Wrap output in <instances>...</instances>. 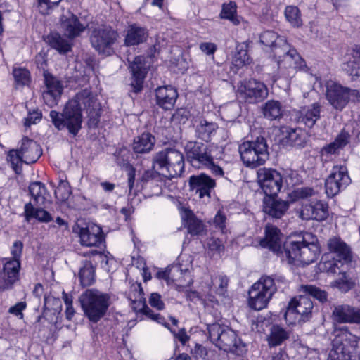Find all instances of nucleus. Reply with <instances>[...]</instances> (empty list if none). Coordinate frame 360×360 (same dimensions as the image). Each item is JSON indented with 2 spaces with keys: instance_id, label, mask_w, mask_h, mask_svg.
<instances>
[{
  "instance_id": "30",
  "label": "nucleus",
  "mask_w": 360,
  "mask_h": 360,
  "mask_svg": "<svg viewBox=\"0 0 360 360\" xmlns=\"http://www.w3.org/2000/svg\"><path fill=\"white\" fill-rule=\"evenodd\" d=\"M148 37L146 28L134 23L126 30L124 44L127 46H136L145 42Z\"/></svg>"
},
{
  "instance_id": "19",
  "label": "nucleus",
  "mask_w": 360,
  "mask_h": 360,
  "mask_svg": "<svg viewBox=\"0 0 360 360\" xmlns=\"http://www.w3.org/2000/svg\"><path fill=\"white\" fill-rule=\"evenodd\" d=\"M44 84L43 100L48 106L53 107L60 98L63 89L62 82L52 75L44 73Z\"/></svg>"
},
{
  "instance_id": "44",
  "label": "nucleus",
  "mask_w": 360,
  "mask_h": 360,
  "mask_svg": "<svg viewBox=\"0 0 360 360\" xmlns=\"http://www.w3.org/2000/svg\"><path fill=\"white\" fill-rule=\"evenodd\" d=\"M51 46L56 49L60 53H65L71 49L69 41L58 34H53L49 38Z\"/></svg>"
},
{
  "instance_id": "55",
  "label": "nucleus",
  "mask_w": 360,
  "mask_h": 360,
  "mask_svg": "<svg viewBox=\"0 0 360 360\" xmlns=\"http://www.w3.org/2000/svg\"><path fill=\"white\" fill-rule=\"evenodd\" d=\"M314 193V191L310 188H300L294 190L290 194V198L293 201L304 199L311 197Z\"/></svg>"
},
{
  "instance_id": "17",
  "label": "nucleus",
  "mask_w": 360,
  "mask_h": 360,
  "mask_svg": "<svg viewBox=\"0 0 360 360\" xmlns=\"http://www.w3.org/2000/svg\"><path fill=\"white\" fill-rule=\"evenodd\" d=\"M298 212L302 220L324 221L329 214L328 205L321 200H311L303 204Z\"/></svg>"
},
{
  "instance_id": "10",
  "label": "nucleus",
  "mask_w": 360,
  "mask_h": 360,
  "mask_svg": "<svg viewBox=\"0 0 360 360\" xmlns=\"http://www.w3.org/2000/svg\"><path fill=\"white\" fill-rule=\"evenodd\" d=\"M333 346L334 352L338 355L334 360L349 359L357 348L358 338L350 333L347 327H344L335 330Z\"/></svg>"
},
{
  "instance_id": "32",
  "label": "nucleus",
  "mask_w": 360,
  "mask_h": 360,
  "mask_svg": "<svg viewBox=\"0 0 360 360\" xmlns=\"http://www.w3.org/2000/svg\"><path fill=\"white\" fill-rule=\"evenodd\" d=\"M181 217L191 235H202L205 231V226L202 221L196 218L193 212L187 208L181 210Z\"/></svg>"
},
{
  "instance_id": "13",
  "label": "nucleus",
  "mask_w": 360,
  "mask_h": 360,
  "mask_svg": "<svg viewBox=\"0 0 360 360\" xmlns=\"http://www.w3.org/2000/svg\"><path fill=\"white\" fill-rule=\"evenodd\" d=\"M257 181L265 197L276 196L283 186V177L276 169L260 168L257 172Z\"/></svg>"
},
{
  "instance_id": "37",
  "label": "nucleus",
  "mask_w": 360,
  "mask_h": 360,
  "mask_svg": "<svg viewBox=\"0 0 360 360\" xmlns=\"http://www.w3.org/2000/svg\"><path fill=\"white\" fill-rule=\"evenodd\" d=\"M283 112L281 103L276 100H269L262 107L264 117L269 120H279L282 117Z\"/></svg>"
},
{
  "instance_id": "57",
  "label": "nucleus",
  "mask_w": 360,
  "mask_h": 360,
  "mask_svg": "<svg viewBox=\"0 0 360 360\" xmlns=\"http://www.w3.org/2000/svg\"><path fill=\"white\" fill-rule=\"evenodd\" d=\"M41 119V112L39 110L29 112L27 117L25 118L24 125L26 127H30L39 122Z\"/></svg>"
},
{
  "instance_id": "29",
  "label": "nucleus",
  "mask_w": 360,
  "mask_h": 360,
  "mask_svg": "<svg viewBox=\"0 0 360 360\" xmlns=\"http://www.w3.org/2000/svg\"><path fill=\"white\" fill-rule=\"evenodd\" d=\"M131 305L133 310L137 313L147 315L151 312V309L146 305L143 290L140 283L131 285L129 293Z\"/></svg>"
},
{
  "instance_id": "24",
  "label": "nucleus",
  "mask_w": 360,
  "mask_h": 360,
  "mask_svg": "<svg viewBox=\"0 0 360 360\" xmlns=\"http://www.w3.org/2000/svg\"><path fill=\"white\" fill-rule=\"evenodd\" d=\"M21 158L25 164H32L42 155V149L39 143L33 139L25 136L20 142L19 146Z\"/></svg>"
},
{
  "instance_id": "59",
  "label": "nucleus",
  "mask_w": 360,
  "mask_h": 360,
  "mask_svg": "<svg viewBox=\"0 0 360 360\" xmlns=\"http://www.w3.org/2000/svg\"><path fill=\"white\" fill-rule=\"evenodd\" d=\"M350 139V135L348 132L342 130L335 138L333 141L335 144L340 149L345 147L349 142Z\"/></svg>"
},
{
  "instance_id": "64",
  "label": "nucleus",
  "mask_w": 360,
  "mask_h": 360,
  "mask_svg": "<svg viewBox=\"0 0 360 360\" xmlns=\"http://www.w3.org/2000/svg\"><path fill=\"white\" fill-rule=\"evenodd\" d=\"M200 49L207 55H212L217 50V46L210 42H204L200 44Z\"/></svg>"
},
{
  "instance_id": "47",
  "label": "nucleus",
  "mask_w": 360,
  "mask_h": 360,
  "mask_svg": "<svg viewBox=\"0 0 360 360\" xmlns=\"http://www.w3.org/2000/svg\"><path fill=\"white\" fill-rule=\"evenodd\" d=\"M72 193L71 187L66 179H60L58 186L55 190V195L56 198L61 201L68 199Z\"/></svg>"
},
{
  "instance_id": "27",
  "label": "nucleus",
  "mask_w": 360,
  "mask_h": 360,
  "mask_svg": "<svg viewBox=\"0 0 360 360\" xmlns=\"http://www.w3.org/2000/svg\"><path fill=\"white\" fill-rule=\"evenodd\" d=\"M177 97L176 90L171 86H160L155 90L156 103L165 110L174 107Z\"/></svg>"
},
{
  "instance_id": "40",
  "label": "nucleus",
  "mask_w": 360,
  "mask_h": 360,
  "mask_svg": "<svg viewBox=\"0 0 360 360\" xmlns=\"http://www.w3.org/2000/svg\"><path fill=\"white\" fill-rule=\"evenodd\" d=\"M30 193L37 205H45L49 193L46 191L45 186L41 182H33L29 186Z\"/></svg>"
},
{
  "instance_id": "60",
  "label": "nucleus",
  "mask_w": 360,
  "mask_h": 360,
  "mask_svg": "<svg viewBox=\"0 0 360 360\" xmlns=\"http://www.w3.org/2000/svg\"><path fill=\"white\" fill-rule=\"evenodd\" d=\"M22 248L23 244L20 240H17L13 244L11 248V255H13L12 259L20 260L22 252Z\"/></svg>"
},
{
  "instance_id": "45",
  "label": "nucleus",
  "mask_w": 360,
  "mask_h": 360,
  "mask_svg": "<svg viewBox=\"0 0 360 360\" xmlns=\"http://www.w3.org/2000/svg\"><path fill=\"white\" fill-rule=\"evenodd\" d=\"M301 291H302L306 295L312 296L322 303L326 302L328 300L327 292L315 285H302Z\"/></svg>"
},
{
  "instance_id": "46",
  "label": "nucleus",
  "mask_w": 360,
  "mask_h": 360,
  "mask_svg": "<svg viewBox=\"0 0 360 360\" xmlns=\"http://www.w3.org/2000/svg\"><path fill=\"white\" fill-rule=\"evenodd\" d=\"M286 20L293 26L299 27L302 25L300 11L297 6H288L285 10Z\"/></svg>"
},
{
  "instance_id": "34",
  "label": "nucleus",
  "mask_w": 360,
  "mask_h": 360,
  "mask_svg": "<svg viewBox=\"0 0 360 360\" xmlns=\"http://www.w3.org/2000/svg\"><path fill=\"white\" fill-rule=\"evenodd\" d=\"M24 215L25 220L30 222L32 219L39 222L48 223L52 221L51 214L43 208L35 207L31 202L26 203L24 207Z\"/></svg>"
},
{
  "instance_id": "41",
  "label": "nucleus",
  "mask_w": 360,
  "mask_h": 360,
  "mask_svg": "<svg viewBox=\"0 0 360 360\" xmlns=\"http://www.w3.org/2000/svg\"><path fill=\"white\" fill-rule=\"evenodd\" d=\"M290 337L289 332L278 325H274L268 336V344L270 347L281 345Z\"/></svg>"
},
{
  "instance_id": "15",
  "label": "nucleus",
  "mask_w": 360,
  "mask_h": 360,
  "mask_svg": "<svg viewBox=\"0 0 360 360\" xmlns=\"http://www.w3.org/2000/svg\"><path fill=\"white\" fill-rule=\"evenodd\" d=\"M187 160L194 167H201L210 165L211 150L207 144L197 141H189L185 146Z\"/></svg>"
},
{
  "instance_id": "42",
  "label": "nucleus",
  "mask_w": 360,
  "mask_h": 360,
  "mask_svg": "<svg viewBox=\"0 0 360 360\" xmlns=\"http://www.w3.org/2000/svg\"><path fill=\"white\" fill-rule=\"evenodd\" d=\"M217 124L212 122H207L205 120H200L195 126L196 136L205 141H209L211 134L215 131Z\"/></svg>"
},
{
  "instance_id": "56",
  "label": "nucleus",
  "mask_w": 360,
  "mask_h": 360,
  "mask_svg": "<svg viewBox=\"0 0 360 360\" xmlns=\"http://www.w3.org/2000/svg\"><path fill=\"white\" fill-rule=\"evenodd\" d=\"M207 247L212 255L220 254L224 249L222 242L216 238H211L207 242Z\"/></svg>"
},
{
  "instance_id": "31",
  "label": "nucleus",
  "mask_w": 360,
  "mask_h": 360,
  "mask_svg": "<svg viewBox=\"0 0 360 360\" xmlns=\"http://www.w3.org/2000/svg\"><path fill=\"white\" fill-rule=\"evenodd\" d=\"M321 108L318 103L301 108L297 115L298 122L311 128L321 117Z\"/></svg>"
},
{
  "instance_id": "25",
  "label": "nucleus",
  "mask_w": 360,
  "mask_h": 360,
  "mask_svg": "<svg viewBox=\"0 0 360 360\" xmlns=\"http://www.w3.org/2000/svg\"><path fill=\"white\" fill-rule=\"evenodd\" d=\"M262 248H268L276 253H279L282 248V233L276 226L266 224L265 236L259 242Z\"/></svg>"
},
{
  "instance_id": "52",
  "label": "nucleus",
  "mask_w": 360,
  "mask_h": 360,
  "mask_svg": "<svg viewBox=\"0 0 360 360\" xmlns=\"http://www.w3.org/2000/svg\"><path fill=\"white\" fill-rule=\"evenodd\" d=\"M236 13V5L233 2H230L227 4H224L221 12V18L228 19L235 24L238 22V20L235 18V14Z\"/></svg>"
},
{
  "instance_id": "26",
  "label": "nucleus",
  "mask_w": 360,
  "mask_h": 360,
  "mask_svg": "<svg viewBox=\"0 0 360 360\" xmlns=\"http://www.w3.org/2000/svg\"><path fill=\"white\" fill-rule=\"evenodd\" d=\"M189 184L192 190H195L200 198L210 196L211 190L215 186V181L209 176L201 174L198 176H191Z\"/></svg>"
},
{
  "instance_id": "62",
  "label": "nucleus",
  "mask_w": 360,
  "mask_h": 360,
  "mask_svg": "<svg viewBox=\"0 0 360 360\" xmlns=\"http://www.w3.org/2000/svg\"><path fill=\"white\" fill-rule=\"evenodd\" d=\"M193 356L196 359H204L207 355V349L200 345H196L194 349L192 352Z\"/></svg>"
},
{
  "instance_id": "53",
  "label": "nucleus",
  "mask_w": 360,
  "mask_h": 360,
  "mask_svg": "<svg viewBox=\"0 0 360 360\" xmlns=\"http://www.w3.org/2000/svg\"><path fill=\"white\" fill-rule=\"evenodd\" d=\"M62 0H37L38 8L43 15L49 14Z\"/></svg>"
},
{
  "instance_id": "35",
  "label": "nucleus",
  "mask_w": 360,
  "mask_h": 360,
  "mask_svg": "<svg viewBox=\"0 0 360 360\" xmlns=\"http://www.w3.org/2000/svg\"><path fill=\"white\" fill-rule=\"evenodd\" d=\"M155 143V137L150 133H143L134 139L132 148L136 153L150 152Z\"/></svg>"
},
{
  "instance_id": "61",
  "label": "nucleus",
  "mask_w": 360,
  "mask_h": 360,
  "mask_svg": "<svg viewBox=\"0 0 360 360\" xmlns=\"http://www.w3.org/2000/svg\"><path fill=\"white\" fill-rule=\"evenodd\" d=\"M26 308L25 302H18L14 306L10 307L8 311L9 313L15 315L16 316H20V318H22L23 314L22 311Z\"/></svg>"
},
{
  "instance_id": "16",
  "label": "nucleus",
  "mask_w": 360,
  "mask_h": 360,
  "mask_svg": "<svg viewBox=\"0 0 360 360\" xmlns=\"http://www.w3.org/2000/svg\"><path fill=\"white\" fill-rule=\"evenodd\" d=\"M321 268L323 270L333 274H338V277L331 283V286L338 289L342 292H347L354 287L352 279L345 272L340 271L339 264L342 265L340 261L335 259L324 260L321 259Z\"/></svg>"
},
{
  "instance_id": "36",
  "label": "nucleus",
  "mask_w": 360,
  "mask_h": 360,
  "mask_svg": "<svg viewBox=\"0 0 360 360\" xmlns=\"http://www.w3.org/2000/svg\"><path fill=\"white\" fill-rule=\"evenodd\" d=\"M319 255V248L314 242L307 243L304 239L299 264L308 265L316 260Z\"/></svg>"
},
{
  "instance_id": "21",
  "label": "nucleus",
  "mask_w": 360,
  "mask_h": 360,
  "mask_svg": "<svg viewBox=\"0 0 360 360\" xmlns=\"http://www.w3.org/2000/svg\"><path fill=\"white\" fill-rule=\"evenodd\" d=\"M20 262L18 259H8L4 264L0 274V290L12 288L19 278Z\"/></svg>"
},
{
  "instance_id": "5",
  "label": "nucleus",
  "mask_w": 360,
  "mask_h": 360,
  "mask_svg": "<svg viewBox=\"0 0 360 360\" xmlns=\"http://www.w3.org/2000/svg\"><path fill=\"white\" fill-rule=\"evenodd\" d=\"M238 150L243 164L250 168L264 165L269 156L268 145L264 137L243 142L239 146Z\"/></svg>"
},
{
  "instance_id": "20",
  "label": "nucleus",
  "mask_w": 360,
  "mask_h": 360,
  "mask_svg": "<svg viewBox=\"0 0 360 360\" xmlns=\"http://www.w3.org/2000/svg\"><path fill=\"white\" fill-rule=\"evenodd\" d=\"M332 318L339 323L360 324V307L347 304L336 305L333 310Z\"/></svg>"
},
{
  "instance_id": "63",
  "label": "nucleus",
  "mask_w": 360,
  "mask_h": 360,
  "mask_svg": "<svg viewBox=\"0 0 360 360\" xmlns=\"http://www.w3.org/2000/svg\"><path fill=\"white\" fill-rule=\"evenodd\" d=\"M340 148L335 144L334 142H332L327 146H324L321 150V157L335 154Z\"/></svg>"
},
{
  "instance_id": "3",
  "label": "nucleus",
  "mask_w": 360,
  "mask_h": 360,
  "mask_svg": "<svg viewBox=\"0 0 360 360\" xmlns=\"http://www.w3.org/2000/svg\"><path fill=\"white\" fill-rule=\"evenodd\" d=\"M184 165L182 153L172 148H166L153 158V169L168 179L180 176L184 172Z\"/></svg>"
},
{
  "instance_id": "1",
  "label": "nucleus",
  "mask_w": 360,
  "mask_h": 360,
  "mask_svg": "<svg viewBox=\"0 0 360 360\" xmlns=\"http://www.w3.org/2000/svg\"><path fill=\"white\" fill-rule=\"evenodd\" d=\"M82 110H86L88 114L89 127H96L100 122L101 105L95 95L88 89L78 92L70 100L62 113L51 110L50 117L58 130L67 128L70 134L75 136L82 128Z\"/></svg>"
},
{
  "instance_id": "58",
  "label": "nucleus",
  "mask_w": 360,
  "mask_h": 360,
  "mask_svg": "<svg viewBox=\"0 0 360 360\" xmlns=\"http://www.w3.org/2000/svg\"><path fill=\"white\" fill-rule=\"evenodd\" d=\"M149 304L152 307L158 310H162L165 308V304L162 300L160 295L157 292H153L149 297Z\"/></svg>"
},
{
  "instance_id": "48",
  "label": "nucleus",
  "mask_w": 360,
  "mask_h": 360,
  "mask_svg": "<svg viewBox=\"0 0 360 360\" xmlns=\"http://www.w3.org/2000/svg\"><path fill=\"white\" fill-rule=\"evenodd\" d=\"M7 160L13 170L18 174L20 173L21 171L20 165L24 162L22 158H21L20 148L10 150L8 153Z\"/></svg>"
},
{
  "instance_id": "12",
  "label": "nucleus",
  "mask_w": 360,
  "mask_h": 360,
  "mask_svg": "<svg viewBox=\"0 0 360 360\" xmlns=\"http://www.w3.org/2000/svg\"><path fill=\"white\" fill-rule=\"evenodd\" d=\"M237 93L246 102L256 103L267 97L269 90L264 83L251 79L238 83Z\"/></svg>"
},
{
  "instance_id": "33",
  "label": "nucleus",
  "mask_w": 360,
  "mask_h": 360,
  "mask_svg": "<svg viewBox=\"0 0 360 360\" xmlns=\"http://www.w3.org/2000/svg\"><path fill=\"white\" fill-rule=\"evenodd\" d=\"M303 241L304 238L297 240L290 239L285 242L283 245L284 251L280 252L286 257L288 263L299 264Z\"/></svg>"
},
{
  "instance_id": "39",
  "label": "nucleus",
  "mask_w": 360,
  "mask_h": 360,
  "mask_svg": "<svg viewBox=\"0 0 360 360\" xmlns=\"http://www.w3.org/2000/svg\"><path fill=\"white\" fill-rule=\"evenodd\" d=\"M328 248L330 251L338 254V255L345 261H348L351 257V251L349 247L338 237H333L328 240Z\"/></svg>"
},
{
  "instance_id": "9",
  "label": "nucleus",
  "mask_w": 360,
  "mask_h": 360,
  "mask_svg": "<svg viewBox=\"0 0 360 360\" xmlns=\"http://www.w3.org/2000/svg\"><path fill=\"white\" fill-rule=\"evenodd\" d=\"M192 270V259L187 255H181L177 258L176 263L169 266L171 282L176 283L179 290L189 287L193 283Z\"/></svg>"
},
{
  "instance_id": "14",
  "label": "nucleus",
  "mask_w": 360,
  "mask_h": 360,
  "mask_svg": "<svg viewBox=\"0 0 360 360\" xmlns=\"http://www.w3.org/2000/svg\"><path fill=\"white\" fill-rule=\"evenodd\" d=\"M351 182L347 169L343 165L333 166L325 181V191L328 197L333 198L345 189Z\"/></svg>"
},
{
  "instance_id": "49",
  "label": "nucleus",
  "mask_w": 360,
  "mask_h": 360,
  "mask_svg": "<svg viewBox=\"0 0 360 360\" xmlns=\"http://www.w3.org/2000/svg\"><path fill=\"white\" fill-rule=\"evenodd\" d=\"M289 142L294 146L303 147L305 143V138L301 129H290L288 131Z\"/></svg>"
},
{
  "instance_id": "28",
  "label": "nucleus",
  "mask_w": 360,
  "mask_h": 360,
  "mask_svg": "<svg viewBox=\"0 0 360 360\" xmlns=\"http://www.w3.org/2000/svg\"><path fill=\"white\" fill-rule=\"evenodd\" d=\"M274 197H264L263 200V210L273 218L281 219L288 210L289 203L285 200L276 199Z\"/></svg>"
},
{
  "instance_id": "7",
  "label": "nucleus",
  "mask_w": 360,
  "mask_h": 360,
  "mask_svg": "<svg viewBox=\"0 0 360 360\" xmlns=\"http://www.w3.org/2000/svg\"><path fill=\"white\" fill-rule=\"evenodd\" d=\"M276 290L274 278L269 276H262L249 290L250 307L257 311L264 309Z\"/></svg>"
},
{
  "instance_id": "2",
  "label": "nucleus",
  "mask_w": 360,
  "mask_h": 360,
  "mask_svg": "<svg viewBox=\"0 0 360 360\" xmlns=\"http://www.w3.org/2000/svg\"><path fill=\"white\" fill-rule=\"evenodd\" d=\"M260 42L270 47L274 57L278 59V65L283 61L289 63L295 69H302L306 66L305 61L300 57L295 49H292L284 37H279L271 30L263 32L259 36Z\"/></svg>"
},
{
  "instance_id": "11",
  "label": "nucleus",
  "mask_w": 360,
  "mask_h": 360,
  "mask_svg": "<svg viewBox=\"0 0 360 360\" xmlns=\"http://www.w3.org/2000/svg\"><path fill=\"white\" fill-rule=\"evenodd\" d=\"M313 308V302L306 294L295 297L288 303L285 319L289 324L305 321L311 316Z\"/></svg>"
},
{
  "instance_id": "22",
  "label": "nucleus",
  "mask_w": 360,
  "mask_h": 360,
  "mask_svg": "<svg viewBox=\"0 0 360 360\" xmlns=\"http://www.w3.org/2000/svg\"><path fill=\"white\" fill-rule=\"evenodd\" d=\"M80 243L86 247H98L104 241L102 229L94 224H89L79 231Z\"/></svg>"
},
{
  "instance_id": "51",
  "label": "nucleus",
  "mask_w": 360,
  "mask_h": 360,
  "mask_svg": "<svg viewBox=\"0 0 360 360\" xmlns=\"http://www.w3.org/2000/svg\"><path fill=\"white\" fill-rule=\"evenodd\" d=\"M344 70L352 77H360V59L354 57V52L352 53V60L345 63Z\"/></svg>"
},
{
  "instance_id": "43",
  "label": "nucleus",
  "mask_w": 360,
  "mask_h": 360,
  "mask_svg": "<svg viewBox=\"0 0 360 360\" xmlns=\"http://www.w3.org/2000/svg\"><path fill=\"white\" fill-rule=\"evenodd\" d=\"M80 283L83 286H89L95 281V269L92 263L85 261L79 272Z\"/></svg>"
},
{
  "instance_id": "18",
  "label": "nucleus",
  "mask_w": 360,
  "mask_h": 360,
  "mask_svg": "<svg viewBox=\"0 0 360 360\" xmlns=\"http://www.w3.org/2000/svg\"><path fill=\"white\" fill-rule=\"evenodd\" d=\"M326 87L327 101L335 109L342 110L349 103V88L334 81H328Z\"/></svg>"
},
{
  "instance_id": "54",
  "label": "nucleus",
  "mask_w": 360,
  "mask_h": 360,
  "mask_svg": "<svg viewBox=\"0 0 360 360\" xmlns=\"http://www.w3.org/2000/svg\"><path fill=\"white\" fill-rule=\"evenodd\" d=\"M248 51L244 49H237V52L233 56V64L237 68H241L249 63Z\"/></svg>"
},
{
  "instance_id": "6",
  "label": "nucleus",
  "mask_w": 360,
  "mask_h": 360,
  "mask_svg": "<svg viewBox=\"0 0 360 360\" xmlns=\"http://www.w3.org/2000/svg\"><path fill=\"white\" fill-rule=\"evenodd\" d=\"M89 30L90 43L98 53L110 56L114 53L113 46L119 37L116 30L105 25H91Z\"/></svg>"
},
{
  "instance_id": "23",
  "label": "nucleus",
  "mask_w": 360,
  "mask_h": 360,
  "mask_svg": "<svg viewBox=\"0 0 360 360\" xmlns=\"http://www.w3.org/2000/svg\"><path fill=\"white\" fill-rule=\"evenodd\" d=\"M129 68L132 75L131 87L134 93L140 92L143 89V84L147 73L145 66V58L141 56H136L130 63Z\"/></svg>"
},
{
  "instance_id": "38",
  "label": "nucleus",
  "mask_w": 360,
  "mask_h": 360,
  "mask_svg": "<svg viewBox=\"0 0 360 360\" xmlns=\"http://www.w3.org/2000/svg\"><path fill=\"white\" fill-rule=\"evenodd\" d=\"M62 27L65 35L70 39L78 37L85 30V27L75 15L63 22Z\"/></svg>"
},
{
  "instance_id": "8",
  "label": "nucleus",
  "mask_w": 360,
  "mask_h": 360,
  "mask_svg": "<svg viewBox=\"0 0 360 360\" xmlns=\"http://www.w3.org/2000/svg\"><path fill=\"white\" fill-rule=\"evenodd\" d=\"M208 332L211 341L220 349L227 352H238L241 342L232 329L214 323L208 326Z\"/></svg>"
},
{
  "instance_id": "4",
  "label": "nucleus",
  "mask_w": 360,
  "mask_h": 360,
  "mask_svg": "<svg viewBox=\"0 0 360 360\" xmlns=\"http://www.w3.org/2000/svg\"><path fill=\"white\" fill-rule=\"evenodd\" d=\"M79 301L84 315L91 322L97 323L105 315L110 296L97 289H88L81 295Z\"/></svg>"
},
{
  "instance_id": "50",
  "label": "nucleus",
  "mask_w": 360,
  "mask_h": 360,
  "mask_svg": "<svg viewBox=\"0 0 360 360\" xmlns=\"http://www.w3.org/2000/svg\"><path fill=\"white\" fill-rule=\"evenodd\" d=\"M13 75L18 85L25 86L30 82V72L25 68H15Z\"/></svg>"
}]
</instances>
